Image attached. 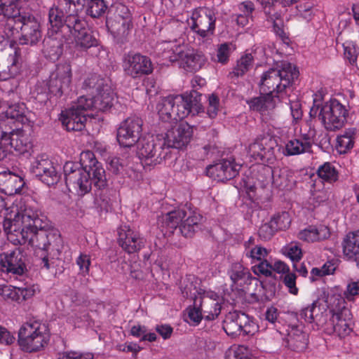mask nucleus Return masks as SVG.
<instances>
[{"label":"nucleus","instance_id":"34","mask_svg":"<svg viewBox=\"0 0 359 359\" xmlns=\"http://www.w3.org/2000/svg\"><path fill=\"white\" fill-rule=\"evenodd\" d=\"M33 147V140L30 133L21 128L8 143L9 151V147L13 148L20 154H30L32 151Z\"/></svg>","mask_w":359,"mask_h":359},{"label":"nucleus","instance_id":"2","mask_svg":"<svg viewBox=\"0 0 359 359\" xmlns=\"http://www.w3.org/2000/svg\"><path fill=\"white\" fill-rule=\"evenodd\" d=\"M16 234L15 237L9 236V241L14 244L28 243L36 249L38 264L41 269L50 270L55 267L62 248V241L58 230L46 229L36 227Z\"/></svg>","mask_w":359,"mask_h":359},{"label":"nucleus","instance_id":"36","mask_svg":"<svg viewBox=\"0 0 359 359\" xmlns=\"http://www.w3.org/2000/svg\"><path fill=\"white\" fill-rule=\"evenodd\" d=\"M203 222V216L198 213L193 212L183 219L179 226L181 234L185 238H191L193 236L201 230Z\"/></svg>","mask_w":359,"mask_h":359},{"label":"nucleus","instance_id":"6","mask_svg":"<svg viewBox=\"0 0 359 359\" xmlns=\"http://www.w3.org/2000/svg\"><path fill=\"white\" fill-rule=\"evenodd\" d=\"M177 34L168 41H165L162 56L170 62H178L180 66L187 72H196L201 69L205 63V56L193 49H189L185 46H177L170 44L176 41Z\"/></svg>","mask_w":359,"mask_h":359},{"label":"nucleus","instance_id":"45","mask_svg":"<svg viewBox=\"0 0 359 359\" xmlns=\"http://www.w3.org/2000/svg\"><path fill=\"white\" fill-rule=\"evenodd\" d=\"M356 135L355 128L346 129L337 138V148L340 154H346L353 147Z\"/></svg>","mask_w":359,"mask_h":359},{"label":"nucleus","instance_id":"5","mask_svg":"<svg viewBox=\"0 0 359 359\" xmlns=\"http://www.w3.org/2000/svg\"><path fill=\"white\" fill-rule=\"evenodd\" d=\"M348 114L346 107L336 99H331L322 104L314 102L309 111L311 118H318L325 129L332 132L344 127Z\"/></svg>","mask_w":359,"mask_h":359},{"label":"nucleus","instance_id":"35","mask_svg":"<svg viewBox=\"0 0 359 359\" xmlns=\"http://www.w3.org/2000/svg\"><path fill=\"white\" fill-rule=\"evenodd\" d=\"M312 143L307 135H304L302 140L294 138L287 142L283 148V154L286 156H295L303 153L311 152Z\"/></svg>","mask_w":359,"mask_h":359},{"label":"nucleus","instance_id":"64","mask_svg":"<svg viewBox=\"0 0 359 359\" xmlns=\"http://www.w3.org/2000/svg\"><path fill=\"white\" fill-rule=\"evenodd\" d=\"M60 359H93V354L91 353L66 352L62 354Z\"/></svg>","mask_w":359,"mask_h":359},{"label":"nucleus","instance_id":"39","mask_svg":"<svg viewBox=\"0 0 359 359\" xmlns=\"http://www.w3.org/2000/svg\"><path fill=\"white\" fill-rule=\"evenodd\" d=\"M330 234V230L327 226H309L299 233V238L307 242H316L326 239Z\"/></svg>","mask_w":359,"mask_h":359},{"label":"nucleus","instance_id":"48","mask_svg":"<svg viewBox=\"0 0 359 359\" xmlns=\"http://www.w3.org/2000/svg\"><path fill=\"white\" fill-rule=\"evenodd\" d=\"M318 176L324 182L333 183L338 180L339 174L335 167L330 162L320 165L317 170Z\"/></svg>","mask_w":359,"mask_h":359},{"label":"nucleus","instance_id":"32","mask_svg":"<svg viewBox=\"0 0 359 359\" xmlns=\"http://www.w3.org/2000/svg\"><path fill=\"white\" fill-rule=\"evenodd\" d=\"M230 278L233 284L241 287L243 290H250V285L254 281L257 284L258 280L253 277L248 269L240 263H234L229 271Z\"/></svg>","mask_w":359,"mask_h":359},{"label":"nucleus","instance_id":"51","mask_svg":"<svg viewBox=\"0 0 359 359\" xmlns=\"http://www.w3.org/2000/svg\"><path fill=\"white\" fill-rule=\"evenodd\" d=\"M198 299L197 297H195L193 306H189L187 309V321L192 325H197L204 318L203 311L199 309L198 304Z\"/></svg>","mask_w":359,"mask_h":359},{"label":"nucleus","instance_id":"37","mask_svg":"<svg viewBox=\"0 0 359 359\" xmlns=\"http://www.w3.org/2000/svg\"><path fill=\"white\" fill-rule=\"evenodd\" d=\"M65 5L64 0L60 4V7L52 8L48 13L49 23L53 29V32L56 34L57 32L61 33L62 35L65 34V18L66 13L65 8Z\"/></svg>","mask_w":359,"mask_h":359},{"label":"nucleus","instance_id":"38","mask_svg":"<svg viewBox=\"0 0 359 359\" xmlns=\"http://www.w3.org/2000/svg\"><path fill=\"white\" fill-rule=\"evenodd\" d=\"M301 319L309 323H315L317 325L323 326L325 317L320 309L318 300L313 302L310 305L302 308L299 313Z\"/></svg>","mask_w":359,"mask_h":359},{"label":"nucleus","instance_id":"19","mask_svg":"<svg viewBox=\"0 0 359 359\" xmlns=\"http://www.w3.org/2000/svg\"><path fill=\"white\" fill-rule=\"evenodd\" d=\"M31 172L48 187L57 184L61 178L57 167L45 156H37L32 162Z\"/></svg>","mask_w":359,"mask_h":359},{"label":"nucleus","instance_id":"17","mask_svg":"<svg viewBox=\"0 0 359 359\" xmlns=\"http://www.w3.org/2000/svg\"><path fill=\"white\" fill-rule=\"evenodd\" d=\"M201 97L202 94L196 90H193L189 93L175 96V121L182 120L189 114L194 116L199 114L203 109Z\"/></svg>","mask_w":359,"mask_h":359},{"label":"nucleus","instance_id":"52","mask_svg":"<svg viewBox=\"0 0 359 359\" xmlns=\"http://www.w3.org/2000/svg\"><path fill=\"white\" fill-rule=\"evenodd\" d=\"M6 119H11L17 123H22L26 119L23 107L20 104H11L5 111Z\"/></svg>","mask_w":359,"mask_h":359},{"label":"nucleus","instance_id":"58","mask_svg":"<svg viewBox=\"0 0 359 359\" xmlns=\"http://www.w3.org/2000/svg\"><path fill=\"white\" fill-rule=\"evenodd\" d=\"M252 271L257 276L263 275L266 277H271L272 276V264L267 259H264L253 266Z\"/></svg>","mask_w":359,"mask_h":359},{"label":"nucleus","instance_id":"8","mask_svg":"<svg viewBox=\"0 0 359 359\" xmlns=\"http://www.w3.org/2000/svg\"><path fill=\"white\" fill-rule=\"evenodd\" d=\"M72 78V67L69 63H60L57 65L48 80L39 83L36 87L38 95L45 94L46 99L53 97H60L66 95L70 88Z\"/></svg>","mask_w":359,"mask_h":359},{"label":"nucleus","instance_id":"27","mask_svg":"<svg viewBox=\"0 0 359 359\" xmlns=\"http://www.w3.org/2000/svg\"><path fill=\"white\" fill-rule=\"evenodd\" d=\"M199 309L203 311L204 319L213 320L221 313L222 305L219 296L212 291L198 292L197 297Z\"/></svg>","mask_w":359,"mask_h":359},{"label":"nucleus","instance_id":"4","mask_svg":"<svg viewBox=\"0 0 359 359\" xmlns=\"http://www.w3.org/2000/svg\"><path fill=\"white\" fill-rule=\"evenodd\" d=\"M299 76L298 69L289 62H282L276 68L264 72L259 82L260 94H268L278 97L290 86Z\"/></svg>","mask_w":359,"mask_h":359},{"label":"nucleus","instance_id":"49","mask_svg":"<svg viewBox=\"0 0 359 359\" xmlns=\"http://www.w3.org/2000/svg\"><path fill=\"white\" fill-rule=\"evenodd\" d=\"M253 62V57L251 53H247L242 56L238 61L233 71L229 76L240 77L243 76L251 68Z\"/></svg>","mask_w":359,"mask_h":359},{"label":"nucleus","instance_id":"15","mask_svg":"<svg viewBox=\"0 0 359 359\" xmlns=\"http://www.w3.org/2000/svg\"><path fill=\"white\" fill-rule=\"evenodd\" d=\"M276 140L269 135L258 136L248 147V154L255 161L273 164L276 160Z\"/></svg>","mask_w":359,"mask_h":359},{"label":"nucleus","instance_id":"7","mask_svg":"<svg viewBox=\"0 0 359 359\" xmlns=\"http://www.w3.org/2000/svg\"><path fill=\"white\" fill-rule=\"evenodd\" d=\"M49 340L50 334L46 327L37 321L24 323L18 334V344L25 353H36L43 350Z\"/></svg>","mask_w":359,"mask_h":359},{"label":"nucleus","instance_id":"22","mask_svg":"<svg viewBox=\"0 0 359 359\" xmlns=\"http://www.w3.org/2000/svg\"><path fill=\"white\" fill-rule=\"evenodd\" d=\"M117 242L118 245L128 254L139 252L144 248L145 240L138 231L129 225L123 224L118 228Z\"/></svg>","mask_w":359,"mask_h":359},{"label":"nucleus","instance_id":"31","mask_svg":"<svg viewBox=\"0 0 359 359\" xmlns=\"http://www.w3.org/2000/svg\"><path fill=\"white\" fill-rule=\"evenodd\" d=\"M25 184L22 177L11 171L0 172V191L6 195L20 194Z\"/></svg>","mask_w":359,"mask_h":359},{"label":"nucleus","instance_id":"53","mask_svg":"<svg viewBox=\"0 0 359 359\" xmlns=\"http://www.w3.org/2000/svg\"><path fill=\"white\" fill-rule=\"evenodd\" d=\"M271 223L275 227L276 231L285 230L290 224L289 214L282 212L274 215L270 219Z\"/></svg>","mask_w":359,"mask_h":359},{"label":"nucleus","instance_id":"62","mask_svg":"<svg viewBox=\"0 0 359 359\" xmlns=\"http://www.w3.org/2000/svg\"><path fill=\"white\" fill-rule=\"evenodd\" d=\"M90 257L86 254H81L76 259V264L79 267L80 273L85 276L88 274L90 266Z\"/></svg>","mask_w":359,"mask_h":359},{"label":"nucleus","instance_id":"44","mask_svg":"<svg viewBox=\"0 0 359 359\" xmlns=\"http://www.w3.org/2000/svg\"><path fill=\"white\" fill-rule=\"evenodd\" d=\"M343 252L351 260H359V243L355 231L348 233L343 241Z\"/></svg>","mask_w":359,"mask_h":359},{"label":"nucleus","instance_id":"18","mask_svg":"<svg viewBox=\"0 0 359 359\" xmlns=\"http://www.w3.org/2000/svg\"><path fill=\"white\" fill-rule=\"evenodd\" d=\"M143 121L137 116L128 117L117 129L116 139L123 147H131L141 138Z\"/></svg>","mask_w":359,"mask_h":359},{"label":"nucleus","instance_id":"46","mask_svg":"<svg viewBox=\"0 0 359 359\" xmlns=\"http://www.w3.org/2000/svg\"><path fill=\"white\" fill-rule=\"evenodd\" d=\"M18 125V123L11 121V119L0 121V142L4 145L8 146L11 138L20 130Z\"/></svg>","mask_w":359,"mask_h":359},{"label":"nucleus","instance_id":"40","mask_svg":"<svg viewBox=\"0 0 359 359\" xmlns=\"http://www.w3.org/2000/svg\"><path fill=\"white\" fill-rule=\"evenodd\" d=\"M175 96H168L161 99L156 106L160 119L164 122L175 121Z\"/></svg>","mask_w":359,"mask_h":359},{"label":"nucleus","instance_id":"54","mask_svg":"<svg viewBox=\"0 0 359 359\" xmlns=\"http://www.w3.org/2000/svg\"><path fill=\"white\" fill-rule=\"evenodd\" d=\"M283 253L292 262H298L302 257V250L297 243H291L282 249Z\"/></svg>","mask_w":359,"mask_h":359},{"label":"nucleus","instance_id":"14","mask_svg":"<svg viewBox=\"0 0 359 359\" xmlns=\"http://www.w3.org/2000/svg\"><path fill=\"white\" fill-rule=\"evenodd\" d=\"M26 261V254L21 248L1 253L0 271L15 278L22 276L27 272Z\"/></svg>","mask_w":359,"mask_h":359},{"label":"nucleus","instance_id":"33","mask_svg":"<svg viewBox=\"0 0 359 359\" xmlns=\"http://www.w3.org/2000/svg\"><path fill=\"white\" fill-rule=\"evenodd\" d=\"M308 334L301 326H292L288 330L286 339L287 346L292 351L302 352L308 345Z\"/></svg>","mask_w":359,"mask_h":359},{"label":"nucleus","instance_id":"21","mask_svg":"<svg viewBox=\"0 0 359 359\" xmlns=\"http://www.w3.org/2000/svg\"><path fill=\"white\" fill-rule=\"evenodd\" d=\"M241 168V164L236 162L233 157L222 158L206 168L207 175L219 182H225L236 177Z\"/></svg>","mask_w":359,"mask_h":359},{"label":"nucleus","instance_id":"20","mask_svg":"<svg viewBox=\"0 0 359 359\" xmlns=\"http://www.w3.org/2000/svg\"><path fill=\"white\" fill-rule=\"evenodd\" d=\"M118 13L114 18H108L106 25L118 42H123L132 27L131 16L129 10L123 5L117 8Z\"/></svg>","mask_w":359,"mask_h":359},{"label":"nucleus","instance_id":"25","mask_svg":"<svg viewBox=\"0 0 359 359\" xmlns=\"http://www.w3.org/2000/svg\"><path fill=\"white\" fill-rule=\"evenodd\" d=\"M123 67L126 74L133 78L149 75L153 72L150 58L140 53L128 54L125 57Z\"/></svg>","mask_w":359,"mask_h":359},{"label":"nucleus","instance_id":"3","mask_svg":"<svg viewBox=\"0 0 359 359\" xmlns=\"http://www.w3.org/2000/svg\"><path fill=\"white\" fill-rule=\"evenodd\" d=\"M83 88L96 94L92 97L85 95L79 97L80 107L87 108L88 111H106L113 107L116 94L111 86L104 83L103 79L93 75L85 80Z\"/></svg>","mask_w":359,"mask_h":359},{"label":"nucleus","instance_id":"42","mask_svg":"<svg viewBox=\"0 0 359 359\" xmlns=\"http://www.w3.org/2000/svg\"><path fill=\"white\" fill-rule=\"evenodd\" d=\"M246 102L251 110L259 112L275 107L274 96L268 94H260V96L247 100Z\"/></svg>","mask_w":359,"mask_h":359},{"label":"nucleus","instance_id":"57","mask_svg":"<svg viewBox=\"0 0 359 359\" xmlns=\"http://www.w3.org/2000/svg\"><path fill=\"white\" fill-rule=\"evenodd\" d=\"M231 44L224 43L220 44L217 50V59L215 60L222 65H226L229 60V57L231 54Z\"/></svg>","mask_w":359,"mask_h":359},{"label":"nucleus","instance_id":"26","mask_svg":"<svg viewBox=\"0 0 359 359\" xmlns=\"http://www.w3.org/2000/svg\"><path fill=\"white\" fill-rule=\"evenodd\" d=\"M193 135L192 128L187 123H182L177 127L168 130L165 135V147L182 149L190 142Z\"/></svg>","mask_w":359,"mask_h":359},{"label":"nucleus","instance_id":"50","mask_svg":"<svg viewBox=\"0 0 359 359\" xmlns=\"http://www.w3.org/2000/svg\"><path fill=\"white\" fill-rule=\"evenodd\" d=\"M107 9L104 0H89L87 3L86 13L93 18L102 16Z\"/></svg>","mask_w":359,"mask_h":359},{"label":"nucleus","instance_id":"28","mask_svg":"<svg viewBox=\"0 0 359 359\" xmlns=\"http://www.w3.org/2000/svg\"><path fill=\"white\" fill-rule=\"evenodd\" d=\"M22 69L21 51L15 48L12 53H7L0 68V79L7 80L20 74Z\"/></svg>","mask_w":359,"mask_h":359},{"label":"nucleus","instance_id":"55","mask_svg":"<svg viewBox=\"0 0 359 359\" xmlns=\"http://www.w3.org/2000/svg\"><path fill=\"white\" fill-rule=\"evenodd\" d=\"M269 250L266 248L257 245L249 250H247L245 255L248 257L252 259V262H260L266 259Z\"/></svg>","mask_w":359,"mask_h":359},{"label":"nucleus","instance_id":"13","mask_svg":"<svg viewBox=\"0 0 359 359\" xmlns=\"http://www.w3.org/2000/svg\"><path fill=\"white\" fill-rule=\"evenodd\" d=\"M223 329L228 335H252L257 325L252 318L245 313L234 311L229 312L223 321Z\"/></svg>","mask_w":359,"mask_h":359},{"label":"nucleus","instance_id":"30","mask_svg":"<svg viewBox=\"0 0 359 359\" xmlns=\"http://www.w3.org/2000/svg\"><path fill=\"white\" fill-rule=\"evenodd\" d=\"M64 39L61 33L48 35L43 41L42 52L51 61L57 60L63 53Z\"/></svg>","mask_w":359,"mask_h":359},{"label":"nucleus","instance_id":"61","mask_svg":"<svg viewBox=\"0 0 359 359\" xmlns=\"http://www.w3.org/2000/svg\"><path fill=\"white\" fill-rule=\"evenodd\" d=\"M182 294L185 298H191L194 300L195 297L198 296V292H202L203 290H198L196 287L192 283H185L184 282L180 287Z\"/></svg>","mask_w":359,"mask_h":359},{"label":"nucleus","instance_id":"9","mask_svg":"<svg viewBox=\"0 0 359 359\" xmlns=\"http://www.w3.org/2000/svg\"><path fill=\"white\" fill-rule=\"evenodd\" d=\"M40 222L38 210L26 203L18 209L13 219L5 218L3 227L9 239V236L15 237V233L18 234L22 229L28 231L39 227Z\"/></svg>","mask_w":359,"mask_h":359},{"label":"nucleus","instance_id":"47","mask_svg":"<svg viewBox=\"0 0 359 359\" xmlns=\"http://www.w3.org/2000/svg\"><path fill=\"white\" fill-rule=\"evenodd\" d=\"M187 216V212L184 209H175L166 213L163 217V223L172 233L182 222Z\"/></svg>","mask_w":359,"mask_h":359},{"label":"nucleus","instance_id":"24","mask_svg":"<svg viewBox=\"0 0 359 359\" xmlns=\"http://www.w3.org/2000/svg\"><path fill=\"white\" fill-rule=\"evenodd\" d=\"M257 172L260 177L258 180L264 183L272 180L273 184L279 189H289L292 187V172L287 169H282L273 171L272 168L269 165H262L257 168Z\"/></svg>","mask_w":359,"mask_h":359},{"label":"nucleus","instance_id":"16","mask_svg":"<svg viewBox=\"0 0 359 359\" xmlns=\"http://www.w3.org/2000/svg\"><path fill=\"white\" fill-rule=\"evenodd\" d=\"M215 21L216 18L212 11L208 8L199 7L193 11L187 23L194 32L205 38L213 34Z\"/></svg>","mask_w":359,"mask_h":359},{"label":"nucleus","instance_id":"12","mask_svg":"<svg viewBox=\"0 0 359 359\" xmlns=\"http://www.w3.org/2000/svg\"><path fill=\"white\" fill-rule=\"evenodd\" d=\"M328 320H324L325 330L328 334H336L340 338L348 336L353 331V322L350 310L345 306L330 309Z\"/></svg>","mask_w":359,"mask_h":359},{"label":"nucleus","instance_id":"43","mask_svg":"<svg viewBox=\"0 0 359 359\" xmlns=\"http://www.w3.org/2000/svg\"><path fill=\"white\" fill-rule=\"evenodd\" d=\"M74 39L75 48L81 51H86L90 48L99 45L98 40L90 29L82 33H78L74 37Z\"/></svg>","mask_w":359,"mask_h":359},{"label":"nucleus","instance_id":"1","mask_svg":"<svg viewBox=\"0 0 359 359\" xmlns=\"http://www.w3.org/2000/svg\"><path fill=\"white\" fill-rule=\"evenodd\" d=\"M63 169L67 187L81 195L88 193L92 184L98 190L107 186L105 170L91 151L81 152L79 163L67 162Z\"/></svg>","mask_w":359,"mask_h":359},{"label":"nucleus","instance_id":"11","mask_svg":"<svg viewBox=\"0 0 359 359\" xmlns=\"http://www.w3.org/2000/svg\"><path fill=\"white\" fill-rule=\"evenodd\" d=\"M15 30L20 29L19 43L22 45L34 46L41 39L40 25L35 18L29 13H22L21 15L8 26Z\"/></svg>","mask_w":359,"mask_h":359},{"label":"nucleus","instance_id":"23","mask_svg":"<svg viewBox=\"0 0 359 359\" xmlns=\"http://www.w3.org/2000/svg\"><path fill=\"white\" fill-rule=\"evenodd\" d=\"M87 108L79 106V99L69 109L62 113L61 121L68 131H81L85 128L89 114Z\"/></svg>","mask_w":359,"mask_h":359},{"label":"nucleus","instance_id":"29","mask_svg":"<svg viewBox=\"0 0 359 359\" xmlns=\"http://www.w3.org/2000/svg\"><path fill=\"white\" fill-rule=\"evenodd\" d=\"M66 12L65 18V33L70 32L74 37L78 33H82L90 29L87 22L81 20L76 14V4L72 0H64Z\"/></svg>","mask_w":359,"mask_h":359},{"label":"nucleus","instance_id":"41","mask_svg":"<svg viewBox=\"0 0 359 359\" xmlns=\"http://www.w3.org/2000/svg\"><path fill=\"white\" fill-rule=\"evenodd\" d=\"M20 0H0V15H3L7 18V26L12 25L13 21L17 17L21 15L22 13L25 11H21L18 6Z\"/></svg>","mask_w":359,"mask_h":359},{"label":"nucleus","instance_id":"59","mask_svg":"<svg viewBox=\"0 0 359 359\" xmlns=\"http://www.w3.org/2000/svg\"><path fill=\"white\" fill-rule=\"evenodd\" d=\"M276 232L275 227L269 221L261 225L258 231V234L261 239L269 241Z\"/></svg>","mask_w":359,"mask_h":359},{"label":"nucleus","instance_id":"63","mask_svg":"<svg viewBox=\"0 0 359 359\" xmlns=\"http://www.w3.org/2000/svg\"><path fill=\"white\" fill-rule=\"evenodd\" d=\"M297 276L294 273L288 272L283 278V283L288 288L289 292L292 294H297L298 288L296 286Z\"/></svg>","mask_w":359,"mask_h":359},{"label":"nucleus","instance_id":"10","mask_svg":"<svg viewBox=\"0 0 359 359\" xmlns=\"http://www.w3.org/2000/svg\"><path fill=\"white\" fill-rule=\"evenodd\" d=\"M137 154L143 163L154 166L169 158L170 151L163 140L149 135L141 137L137 142Z\"/></svg>","mask_w":359,"mask_h":359},{"label":"nucleus","instance_id":"56","mask_svg":"<svg viewBox=\"0 0 359 359\" xmlns=\"http://www.w3.org/2000/svg\"><path fill=\"white\" fill-rule=\"evenodd\" d=\"M268 19L273 22V31L277 36H278L284 42L288 39L286 33L283 29V23L280 19V14L275 12L272 16L269 17Z\"/></svg>","mask_w":359,"mask_h":359},{"label":"nucleus","instance_id":"60","mask_svg":"<svg viewBox=\"0 0 359 359\" xmlns=\"http://www.w3.org/2000/svg\"><path fill=\"white\" fill-rule=\"evenodd\" d=\"M219 99L215 95L212 94L208 97V106L207 109V114L210 118H215L219 110Z\"/></svg>","mask_w":359,"mask_h":359}]
</instances>
